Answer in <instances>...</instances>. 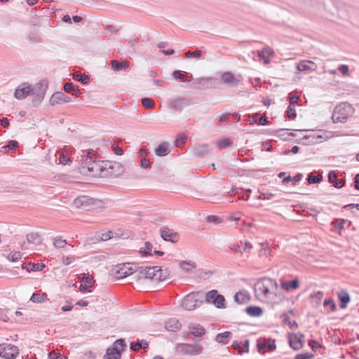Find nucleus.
I'll use <instances>...</instances> for the list:
<instances>
[{
  "mask_svg": "<svg viewBox=\"0 0 359 359\" xmlns=\"http://www.w3.org/2000/svg\"><path fill=\"white\" fill-rule=\"evenodd\" d=\"M278 284L276 280L271 278H262L259 279L254 287L256 297L259 299H273L276 297V291Z\"/></svg>",
  "mask_w": 359,
  "mask_h": 359,
  "instance_id": "obj_1",
  "label": "nucleus"
},
{
  "mask_svg": "<svg viewBox=\"0 0 359 359\" xmlns=\"http://www.w3.org/2000/svg\"><path fill=\"white\" fill-rule=\"evenodd\" d=\"M170 275V271L168 269H162L160 266H138V271L135 276L137 280H153L156 281H162L165 280Z\"/></svg>",
  "mask_w": 359,
  "mask_h": 359,
  "instance_id": "obj_2",
  "label": "nucleus"
},
{
  "mask_svg": "<svg viewBox=\"0 0 359 359\" xmlns=\"http://www.w3.org/2000/svg\"><path fill=\"white\" fill-rule=\"evenodd\" d=\"M92 152H93V149H89L87 152H86V151H83V154L81 156L82 166L83 168H87L88 170L91 172L92 175L102 177L104 161H96L93 160V156H90Z\"/></svg>",
  "mask_w": 359,
  "mask_h": 359,
  "instance_id": "obj_3",
  "label": "nucleus"
},
{
  "mask_svg": "<svg viewBox=\"0 0 359 359\" xmlns=\"http://www.w3.org/2000/svg\"><path fill=\"white\" fill-rule=\"evenodd\" d=\"M74 205L76 208L87 211L104 208L103 201L85 195L76 198L74 201Z\"/></svg>",
  "mask_w": 359,
  "mask_h": 359,
  "instance_id": "obj_4",
  "label": "nucleus"
},
{
  "mask_svg": "<svg viewBox=\"0 0 359 359\" xmlns=\"http://www.w3.org/2000/svg\"><path fill=\"white\" fill-rule=\"evenodd\" d=\"M354 112L352 105L348 102H341L334 109L332 119L334 123H345Z\"/></svg>",
  "mask_w": 359,
  "mask_h": 359,
  "instance_id": "obj_5",
  "label": "nucleus"
},
{
  "mask_svg": "<svg viewBox=\"0 0 359 359\" xmlns=\"http://www.w3.org/2000/svg\"><path fill=\"white\" fill-rule=\"evenodd\" d=\"M138 266L132 263L119 264L113 269L114 276L121 279L133 274H137Z\"/></svg>",
  "mask_w": 359,
  "mask_h": 359,
  "instance_id": "obj_6",
  "label": "nucleus"
},
{
  "mask_svg": "<svg viewBox=\"0 0 359 359\" xmlns=\"http://www.w3.org/2000/svg\"><path fill=\"white\" fill-rule=\"evenodd\" d=\"M48 88V83L46 81H41L36 85L30 87V95L33 96L32 102L34 107L38 106L43 100Z\"/></svg>",
  "mask_w": 359,
  "mask_h": 359,
  "instance_id": "obj_7",
  "label": "nucleus"
},
{
  "mask_svg": "<svg viewBox=\"0 0 359 359\" xmlns=\"http://www.w3.org/2000/svg\"><path fill=\"white\" fill-rule=\"evenodd\" d=\"M104 165L102 177H116L123 172V167L118 162L104 161Z\"/></svg>",
  "mask_w": 359,
  "mask_h": 359,
  "instance_id": "obj_8",
  "label": "nucleus"
},
{
  "mask_svg": "<svg viewBox=\"0 0 359 359\" xmlns=\"http://www.w3.org/2000/svg\"><path fill=\"white\" fill-rule=\"evenodd\" d=\"M205 301L208 304H212L218 309L225 308V298L218 293L217 290H212L205 293Z\"/></svg>",
  "mask_w": 359,
  "mask_h": 359,
  "instance_id": "obj_9",
  "label": "nucleus"
},
{
  "mask_svg": "<svg viewBox=\"0 0 359 359\" xmlns=\"http://www.w3.org/2000/svg\"><path fill=\"white\" fill-rule=\"evenodd\" d=\"M175 349L177 353L182 355H198L201 353L203 347L199 344H178Z\"/></svg>",
  "mask_w": 359,
  "mask_h": 359,
  "instance_id": "obj_10",
  "label": "nucleus"
},
{
  "mask_svg": "<svg viewBox=\"0 0 359 359\" xmlns=\"http://www.w3.org/2000/svg\"><path fill=\"white\" fill-rule=\"evenodd\" d=\"M200 292H191L182 300L181 306L186 310L191 311L198 307L202 301L199 299Z\"/></svg>",
  "mask_w": 359,
  "mask_h": 359,
  "instance_id": "obj_11",
  "label": "nucleus"
},
{
  "mask_svg": "<svg viewBox=\"0 0 359 359\" xmlns=\"http://www.w3.org/2000/svg\"><path fill=\"white\" fill-rule=\"evenodd\" d=\"M19 353V349L10 344H0V356L5 359H14Z\"/></svg>",
  "mask_w": 359,
  "mask_h": 359,
  "instance_id": "obj_12",
  "label": "nucleus"
},
{
  "mask_svg": "<svg viewBox=\"0 0 359 359\" xmlns=\"http://www.w3.org/2000/svg\"><path fill=\"white\" fill-rule=\"evenodd\" d=\"M304 335L302 333L289 334L288 342L290 346L295 351L301 349L304 346Z\"/></svg>",
  "mask_w": 359,
  "mask_h": 359,
  "instance_id": "obj_13",
  "label": "nucleus"
},
{
  "mask_svg": "<svg viewBox=\"0 0 359 359\" xmlns=\"http://www.w3.org/2000/svg\"><path fill=\"white\" fill-rule=\"evenodd\" d=\"M242 80L243 77L241 75L236 76L230 72H226L221 76V81L222 83L229 84L233 87L238 86Z\"/></svg>",
  "mask_w": 359,
  "mask_h": 359,
  "instance_id": "obj_14",
  "label": "nucleus"
},
{
  "mask_svg": "<svg viewBox=\"0 0 359 359\" xmlns=\"http://www.w3.org/2000/svg\"><path fill=\"white\" fill-rule=\"evenodd\" d=\"M161 236L166 241L176 243L179 240V235L177 232L168 227L164 226L161 229Z\"/></svg>",
  "mask_w": 359,
  "mask_h": 359,
  "instance_id": "obj_15",
  "label": "nucleus"
},
{
  "mask_svg": "<svg viewBox=\"0 0 359 359\" xmlns=\"http://www.w3.org/2000/svg\"><path fill=\"white\" fill-rule=\"evenodd\" d=\"M69 102H71V98L62 92H56L53 93L50 100V104L52 106L68 103Z\"/></svg>",
  "mask_w": 359,
  "mask_h": 359,
  "instance_id": "obj_16",
  "label": "nucleus"
},
{
  "mask_svg": "<svg viewBox=\"0 0 359 359\" xmlns=\"http://www.w3.org/2000/svg\"><path fill=\"white\" fill-rule=\"evenodd\" d=\"M191 104V101L188 97H180L177 99H171L169 100L170 107L176 109H182L184 107L189 106Z\"/></svg>",
  "mask_w": 359,
  "mask_h": 359,
  "instance_id": "obj_17",
  "label": "nucleus"
},
{
  "mask_svg": "<svg viewBox=\"0 0 359 359\" xmlns=\"http://www.w3.org/2000/svg\"><path fill=\"white\" fill-rule=\"evenodd\" d=\"M29 95H30V86L23 83L16 88L14 96L18 100H22Z\"/></svg>",
  "mask_w": 359,
  "mask_h": 359,
  "instance_id": "obj_18",
  "label": "nucleus"
},
{
  "mask_svg": "<svg viewBox=\"0 0 359 359\" xmlns=\"http://www.w3.org/2000/svg\"><path fill=\"white\" fill-rule=\"evenodd\" d=\"M81 280L83 283L80 285L79 290L82 292H91V282H92V278L89 276L87 273H82L81 275Z\"/></svg>",
  "mask_w": 359,
  "mask_h": 359,
  "instance_id": "obj_19",
  "label": "nucleus"
},
{
  "mask_svg": "<svg viewBox=\"0 0 359 359\" xmlns=\"http://www.w3.org/2000/svg\"><path fill=\"white\" fill-rule=\"evenodd\" d=\"M328 181L330 183L332 184V185L335 188H341L345 184V180L342 179H338L337 173L332 170L330 171L328 174Z\"/></svg>",
  "mask_w": 359,
  "mask_h": 359,
  "instance_id": "obj_20",
  "label": "nucleus"
},
{
  "mask_svg": "<svg viewBox=\"0 0 359 359\" xmlns=\"http://www.w3.org/2000/svg\"><path fill=\"white\" fill-rule=\"evenodd\" d=\"M189 330L190 333L196 337H202L206 332L202 325L196 323H191L189 325Z\"/></svg>",
  "mask_w": 359,
  "mask_h": 359,
  "instance_id": "obj_21",
  "label": "nucleus"
},
{
  "mask_svg": "<svg viewBox=\"0 0 359 359\" xmlns=\"http://www.w3.org/2000/svg\"><path fill=\"white\" fill-rule=\"evenodd\" d=\"M338 299L339 300V306L341 309L346 308L348 304L350 302L351 298L346 290H341L337 293Z\"/></svg>",
  "mask_w": 359,
  "mask_h": 359,
  "instance_id": "obj_22",
  "label": "nucleus"
},
{
  "mask_svg": "<svg viewBox=\"0 0 359 359\" xmlns=\"http://www.w3.org/2000/svg\"><path fill=\"white\" fill-rule=\"evenodd\" d=\"M274 54V51L271 48L266 47L258 51L257 55L264 60V64H269V57L273 56Z\"/></svg>",
  "mask_w": 359,
  "mask_h": 359,
  "instance_id": "obj_23",
  "label": "nucleus"
},
{
  "mask_svg": "<svg viewBox=\"0 0 359 359\" xmlns=\"http://www.w3.org/2000/svg\"><path fill=\"white\" fill-rule=\"evenodd\" d=\"M170 152V144L164 142L159 144L154 150V153L158 156H167Z\"/></svg>",
  "mask_w": 359,
  "mask_h": 359,
  "instance_id": "obj_24",
  "label": "nucleus"
},
{
  "mask_svg": "<svg viewBox=\"0 0 359 359\" xmlns=\"http://www.w3.org/2000/svg\"><path fill=\"white\" fill-rule=\"evenodd\" d=\"M210 150L208 144H200L194 149V154L198 157H204L210 153Z\"/></svg>",
  "mask_w": 359,
  "mask_h": 359,
  "instance_id": "obj_25",
  "label": "nucleus"
},
{
  "mask_svg": "<svg viewBox=\"0 0 359 359\" xmlns=\"http://www.w3.org/2000/svg\"><path fill=\"white\" fill-rule=\"evenodd\" d=\"M121 356V351L118 350L117 346L108 348L104 355V359H120Z\"/></svg>",
  "mask_w": 359,
  "mask_h": 359,
  "instance_id": "obj_26",
  "label": "nucleus"
},
{
  "mask_svg": "<svg viewBox=\"0 0 359 359\" xmlns=\"http://www.w3.org/2000/svg\"><path fill=\"white\" fill-rule=\"evenodd\" d=\"M180 322L176 318H170L165 323V327L168 331L176 332L181 328Z\"/></svg>",
  "mask_w": 359,
  "mask_h": 359,
  "instance_id": "obj_27",
  "label": "nucleus"
},
{
  "mask_svg": "<svg viewBox=\"0 0 359 359\" xmlns=\"http://www.w3.org/2000/svg\"><path fill=\"white\" fill-rule=\"evenodd\" d=\"M178 266L180 268V269H182L183 271L187 272V273L190 272L193 269L196 268V262H194V261H191V260H189V261H184V260L179 261Z\"/></svg>",
  "mask_w": 359,
  "mask_h": 359,
  "instance_id": "obj_28",
  "label": "nucleus"
},
{
  "mask_svg": "<svg viewBox=\"0 0 359 359\" xmlns=\"http://www.w3.org/2000/svg\"><path fill=\"white\" fill-rule=\"evenodd\" d=\"M317 66L311 61H302L297 66L299 72L315 71Z\"/></svg>",
  "mask_w": 359,
  "mask_h": 359,
  "instance_id": "obj_29",
  "label": "nucleus"
},
{
  "mask_svg": "<svg viewBox=\"0 0 359 359\" xmlns=\"http://www.w3.org/2000/svg\"><path fill=\"white\" fill-rule=\"evenodd\" d=\"M299 281L297 278H295L294 280L290 281H283L281 283L282 289L290 291L292 290L297 289L299 287Z\"/></svg>",
  "mask_w": 359,
  "mask_h": 359,
  "instance_id": "obj_30",
  "label": "nucleus"
},
{
  "mask_svg": "<svg viewBox=\"0 0 359 359\" xmlns=\"http://www.w3.org/2000/svg\"><path fill=\"white\" fill-rule=\"evenodd\" d=\"M231 337L232 333L229 331H226L217 334L215 341L219 344H227Z\"/></svg>",
  "mask_w": 359,
  "mask_h": 359,
  "instance_id": "obj_31",
  "label": "nucleus"
},
{
  "mask_svg": "<svg viewBox=\"0 0 359 359\" xmlns=\"http://www.w3.org/2000/svg\"><path fill=\"white\" fill-rule=\"evenodd\" d=\"M110 65L114 71H120L130 66V63L127 60L119 62L118 60H114L111 61Z\"/></svg>",
  "mask_w": 359,
  "mask_h": 359,
  "instance_id": "obj_32",
  "label": "nucleus"
},
{
  "mask_svg": "<svg viewBox=\"0 0 359 359\" xmlns=\"http://www.w3.org/2000/svg\"><path fill=\"white\" fill-rule=\"evenodd\" d=\"M250 299V294L247 292H238L234 295V300L240 304H245Z\"/></svg>",
  "mask_w": 359,
  "mask_h": 359,
  "instance_id": "obj_33",
  "label": "nucleus"
},
{
  "mask_svg": "<svg viewBox=\"0 0 359 359\" xmlns=\"http://www.w3.org/2000/svg\"><path fill=\"white\" fill-rule=\"evenodd\" d=\"M245 312L250 316L259 317L262 315L263 309L260 306H250L245 309Z\"/></svg>",
  "mask_w": 359,
  "mask_h": 359,
  "instance_id": "obj_34",
  "label": "nucleus"
},
{
  "mask_svg": "<svg viewBox=\"0 0 359 359\" xmlns=\"http://www.w3.org/2000/svg\"><path fill=\"white\" fill-rule=\"evenodd\" d=\"M27 240L29 243L36 245H40L42 243L41 236L38 233H30L27 234Z\"/></svg>",
  "mask_w": 359,
  "mask_h": 359,
  "instance_id": "obj_35",
  "label": "nucleus"
},
{
  "mask_svg": "<svg viewBox=\"0 0 359 359\" xmlns=\"http://www.w3.org/2000/svg\"><path fill=\"white\" fill-rule=\"evenodd\" d=\"M148 343L145 340H141L137 341H133L130 344V348L133 351H138L140 349L147 348Z\"/></svg>",
  "mask_w": 359,
  "mask_h": 359,
  "instance_id": "obj_36",
  "label": "nucleus"
},
{
  "mask_svg": "<svg viewBox=\"0 0 359 359\" xmlns=\"http://www.w3.org/2000/svg\"><path fill=\"white\" fill-rule=\"evenodd\" d=\"M64 90L67 93H72L75 97H79L81 94L79 89H75L74 85L72 83H65L64 85Z\"/></svg>",
  "mask_w": 359,
  "mask_h": 359,
  "instance_id": "obj_37",
  "label": "nucleus"
},
{
  "mask_svg": "<svg viewBox=\"0 0 359 359\" xmlns=\"http://www.w3.org/2000/svg\"><path fill=\"white\" fill-rule=\"evenodd\" d=\"M30 300L34 303H42L48 300V297L46 293H34L31 296Z\"/></svg>",
  "mask_w": 359,
  "mask_h": 359,
  "instance_id": "obj_38",
  "label": "nucleus"
},
{
  "mask_svg": "<svg viewBox=\"0 0 359 359\" xmlns=\"http://www.w3.org/2000/svg\"><path fill=\"white\" fill-rule=\"evenodd\" d=\"M172 77L175 79H180L183 82L190 81L189 79L188 73L182 74L180 70H175L172 72Z\"/></svg>",
  "mask_w": 359,
  "mask_h": 359,
  "instance_id": "obj_39",
  "label": "nucleus"
},
{
  "mask_svg": "<svg viewBox=\"0 0 359 359\" xmlns=\"http://www.w3.org/2000/svg\"><path fill=\"white\" fill-rule=\"evenodd\" d=\"M322 136L319 135L312 134L309 135H305L303 138V140H307V142L305 143L306 144H314L318 143L319 141V139H321Z\"/></svg>",
  "mask_w": 359,
  "mask_h": 359,
  "instance_id": "obj_40",
  "label": "nucleus"
},
{
  "mask_svg": "<svg viewBox=\"0 0 359 359\" xmlns=\"http://www.w3.org/2000/svg\"><path fill=\"white\" fill-rule=\"evenodd\" d=\"M153 245L149 241L144 243V245L143 248H140V253L142 256H148L151 255Z\"/></svg>",
  "mask_w": 359,
  "mask_h": 359,
  "instance_id": "obj_41",
  "label": "nucleus"
},
{
  "mask_svg": "<svg viewBox=\"0 0 359 359\" xmlns=\"http://www.w3.org/2000/svg\"><path fill=\"white\" fill-rule=\"evenodd\" d=\"M346 222V220L337 219L332 222V224L334 229L336 232L340 233V231L344 229V224Z\"/></svg>",
  "mask_w": 359,
  "mask_h": 359,
  "instance_id": "obj_42",
  "label": "nucleus"
},
{
  "mask_svg": "<svg viewBox=\"0 0 359 359\" xmlns=\"http://www.w3.org/2000/svg\"><path fill=\"white\" fill-rule=\"evenodd\" d=\"M74 79H76L77 81H80L83 84H86L89 82V77L86 74H82L78 72H75L73 74Z\"/></svg>",
  "mask_w": 359,
  "mask_h": 359,
  "instance_id": "obj_43",
  "label": "nucleus"
},
{
  "mask_svg": "<svg viewBox=\"0 0 359 359\" xmlns=\"http://www.w3.org/2000/svg\"><path fill=\"white\" fill-rule=\"evenodd\" d=\"M307 180L309 184L320 183L323 180V176L321 175H313V174H309Z\"/></svg>",
  "mask_w": 359,
  "mask_h": 359,
  "instance_id": "obj_44",
  "label": "nucleus"
},
{
  "mask_svg": "<svg viewBox=\"0 0 359 359\" xmlns=\"http://www.w3.org/2000/svg\"><path fill=\"white\" fill-rule=\"evenodd\" d=\"M22 257V253L20 252H11L8 255V259L11 262H18Z\"/></svg>",
  "mask_w": 359,
  "mask_h": 359,
  "instance_id": "obj_45",
  "label": "nucleus"
},
{
  "mask_svg": "<svg viewBox=\"0 0 359 359\" xmlns=\"http://www.w3.org/2000/svg\"><path fill=\"white\" fill-rule=\"evenodd\" d=\"M262 248L260 249L259 252V257H268L270 255L271 250L268 246H264L263 243H261Z\"/></svg>",
  "mask_w": 359,
  "mask_h": 359,
  "instance_id": "obj_46",
  "label": "nucleus"
},
{
  "mask_svg": "<svg viewBox=\"0 0 359 359\" xmlns=\"http://www.w3.org/2000/svg\"><path fill=\"white\" fill-rule=\"evenodd\" d=\"M187 139V135L184 134H178L177 135L176 140L174 142L175 145L177 147H181L184 143L185 140Z\"/></svg>",
  "mask_w": 359,
  "mask_h": 359,
  "instance_id": "obj_47",
  "label": "nucleus"
},
{
  "mask_svg": "<svg viewBox=\"0 0 359 359\" xmlns=\"http://www.w3.org/2000/svg\"><path fill=\"white\" fill-rule=\"evenodd\" d=\"M53 245L57 248H64L67 245V241L60 238H55L53 241Z\"/></svg>",
  "mask_w": 359,
  "mask_h": 359,
  "instance_id": "obj_48",
  "label": "nucleus"
},
{
  "mask_svg": "<svg viewBox=\"0 0 359 359\" xmlns=\"http://www.w3.org/2000/svg\"><path fill=\"white\" fill-rule=\"evenodd\" d=\"M286 116L290 119H294L296 117L297 114L294 106L289 105L286 111Z\"/></svg>",
  "mask_w": 359,
  "mask_h": 359,
  "instance_id": "obj_49",
  "label": "nucleus"
},
{
  "mask_svg": "<svg viewBox=\"0 0 359 359\" xmlns=\"http://www.w3.org/2000/svg\"><path fill=\"white\" fill-rule=\"evenodd\" d=\"M142 104L145 108H153L154 107V102L149 97L142 99Z\"/></svg>",
  "mask_w": 359,
  "mask_h": 359,
  "instance_id": "obj_50",
  "label": "nucleus"
},
{
  "mask_svg": "<svg viewBox=\"0 0 359 359\" xmlns=\"http://www.w3.org/2000/svg\"><path fill=\"white\" fill-rule=\"evenodd\" d=\"M222 221L221 217L216 215H209L206 217V222L210 223L219 224Z\"/></svg>",
  "mask_w": 359,
  "mask_h": 359,
  "instance_id": "obj_51",
  "label": "nucleus"
},
{
  "mask_svg": "<svg viewBox=\"0 0 359 359\" xmlns=\"http://www.w3.org/2000/svg\"><path fill=\"white\" fill-rule=\"evenodd\" d=\"M241 243L243 245V252H246L248 254L250 253V250L252 248V245L249 241H241Z\"/></svg>",
  "mask_w": 359,
  "mask_h": 359,
  "instance_id": "obj_52",
  "label": "nucleus"
},
{
  "mask_svg": "<svg viewBox=\"0 0 359 359\" xmlns=\"http://www.w3.org/2000/svg\"><path fill=\"white\" fill-rule=\"evenodd\" d=\"M202 55L201 50H196V51L191 52V51H187L185 53V56L187 57H196L199 58Z\"/></svg>",
  "mask_w": 359,
  "mask_h": 359,
  "instance_id": "obj_53",
  "label": "nucleus"
},
{
  "mask_svg": "<svg viewBox=\"0 0 359 359\" xmlns=\"http://www.w3.org/2000/svg\"><path fill=\"white\" fill-rule=\"evenodd\" d=\"M314 358V355L311 353H304L297 354L294 359H312Z\"/></svg>",
  "mask_w": 359,
  "mask_h": 359,
  "instance_id": "obj_54",
  "label": "nucleus"
},
{
  "mask_svg": "<svg viewBox=\"0 0 359 359\" xmlns=\"http://www.w3.org/2000/svg\"><path fill=\"white\" fill-rule=\"evenodd\" d=\"M29 268H27V270L32 271H41L43 268H45L44 264H29Z\"/></svg>",
  "mask_w": 359,
  "mask_h": 359,
  "instance_id": "obj_55",
  "label": "nucleus"
},
{
  "mask_svg": "<svg viewBox=\"0 0 359 359\" xmlns=\"http://www.w3.org/2000/svg\"><path fill=\"white\" fill-rule=\"evenodd\" d=\"M324 306H330V309L332 311H334L337 309V306L334 302L331 299H325L323 302Z\"/></svg>",
  "mask_w": 359,
  "mask_h": 359,
  "instance_id": "obj_56",
  "label": "nucleus"
},
{
  "mask_svg": "<svg viewBox=\"0 0 359 359\" xmlns=\"http://www.w3.org/2000/svg\"><path fill=\"white\" fill-rule=\"evenodd\" d=\"M58 159H59L60 163L63 165H67V163H69L71 161L70 158L68 157L67 155H65L63 153L60 154V156H59Z\"/></svg>",
  "mask_w": 359,
  "mask_h": 359,
  "instance_id": "obj_57",
  "label": "nucleus"
},
{
  "mask_svg": "<svg viewBox=\"0 0 359 359\" xmlns=\"http://www.w3.org/2000/svg\"><path fill=\"white\" fill-rule=\"evenodd\" d=\"M231 144V141L229 139H224L218 142V147L219 149H223Z\"/></svg>",
  "mask_w": 359,
  "mask_h": 359,
  "instance_id": "obj_58",
  "label": "nucleus"
},
{
  "mask_svg": "<svg viewBox=\"0 0 359 359\" xmlns=\"http://www.w3.org/2000/svg\"><path fill=\"white\" fill-rule=\"evenodd\" d=\"M140 166L142 168H148L151 166V162L148 158H142L140 161Z\"/></svg>",
  "mask_w": 359,
  "mask_h": 359,
  "instance_id": "obj_59",
  "label": "nucleus"
},
{
  "mask_svg": "<svg viewBox=\"0 0 359 359\" xmlns=\"http://www.w3.org/2000/svg\"><path fill=\"white\" fill-rule=\"evenodd\" d=\"M74 259V257L73 256H67V257H65L63 256L62 257V263L65 265V266H67L69 264H70Z\"/></svg>",
  "mask_w": 359,
  "mask_h": 359,
  "instance_id": "obj_60",
  "label": "nucleus"
},
{
  "mask_svg": "<svg viewBox=\"0 0 359 359\" xmlns=\"http://www.w3.org/2000/svg\"><path fill=\"white\" fill-rule=\"evenodd\" d=\"M309 345L310 346L313 351H316L320 347V344L316 340H310L309 342Z\"/></svg>",
  "mask_w": 359,
  "mask_h": 359,
  "instance_id": "obj_61",
  "label": "nucleus"
},
{
  "mask_svg": "<svg viewBox=\"0 0 359 359\" xmlns=\"http://www.w3.org/2000/svg\"><path fill=\"white\" fill-rule=\"evenodd\" d=\"M18 146V142L15 140H11L8 142V144L5 147L6 149H14L17 148Z\"/></svg>",
  "mask_w": 359,
  "mask_h": 359,
  "instance_id": "obj_62",
  "label": "nucleus"
},
{
  "mask_svg": "<svg viewBox=\"0 0 359 359\" xmlns=\"http://www.w3.org/2000/svg\"><path fill=\"white\" fill-rule=\"evenodd\" d=\"M230 249L235 252L243 253L241 246L238 243L231 244L230 245Z\"/></svg>",
  "mask_w": 359,
  "mask_h": 359,
  "instance_id": "obj_63",
  "label": "nucleus"
},
{
  "mask_svg": "<svg viewBox=\"0 0 359 359\" xmlns=\"http://www.w3.org/2000/svg\"><path fill=\"white\" fill-rule=\"evenodd\" d=\"M112 150L116 155L121 156L123 154V150L121 147L117 145L112 146Z\"/></svg>",
  "mask_w": 359,
  "mask_h": 359,
  "instance_id": "obj_64",
  "label": "nucleus"
}]
</instances>
